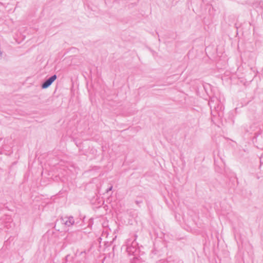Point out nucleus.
I'll list each match as a JSON object with an SVG mask.
<instances>
[{"instance_id": "1", "label": "nucleus", "mask_w": 263, "mask_h": 263, "mask_svg": "<svg viewBox=\"0 0 263 263\" xmlns=\"http://www.w3.org/2000/svg\"><path fill=\"white\" fill-rule=\"evenodd\" d=\"M57 79V76L54 75L48 79L44 84L42 85L43 88H46L49 87Z\"/></svg>"}]
</instances>
